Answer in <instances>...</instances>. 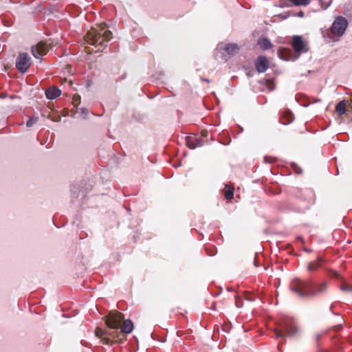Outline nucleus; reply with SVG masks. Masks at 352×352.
Here are the masks:
<instances>
[{
	"instance_id": "obj_7",
	"label": "nucleus",
	"mask_w": 352,
	"mask_h": 352,
	"mask_svg": "<svg viewBox=\"0 0 352 352\" xmlns=\"http://www.w3.org/2000/svg\"><path fill=\"white\" fill-rule=\"evenodd\" d=\"M292 45L295 52L298 54V55L301 53H305L309 50L307 43L303 41L301 36H294Z\"/></svg>"
},
{
	"instance_id": "obj_12",
	"label": "nucleus",
	"mask_w": 352,
	"mask_h": 352,
	"mask_svg": "<svg viewBox=\"0 0 352 352\" xmlns=\"http://www.w3.org/2000/svg\"><path fill=\"white\" fill-rule=\"evenodd\" d=\"M61 91L56 87H50L45 91V96L50 100H54L58 97Z\"/></svg>"
},
{
	"instance_id": "obj_17",
	"label": "nucleus",
	"mask_w": 352,
	"mask_h": 352,
	"mask_svg": "<svg viewBox=\"0 0 352 352\" xmlns=\"http://www.w3.org/2000/svg\"><path fill=\"white\" fill-rule=\"evenodd\" d=\"M225 191L223 192V195H224V197L227 200H231L232 199H233V197H234V187L228 185V184H226L225 186Z\"/></svg>"
},
{
	"instance_id": "obj_4",
	"label": "nucleus",
	"mask_w": 352,
	"mask_h": 352,
	"mask_svg": "<svg viewBox=\"0 0 352 352\" xmlns=\"http://www.w3.org/2000/svg\"><path fill=\"white\" fill-rule=\"evenodd\" d=\"M104 319L107 325V329H102V331H108L109 329L119 330L124 320V314L118 311H110L109 314L104 318Z\"/></svg>"
},
{
	"instance_id": "obj_27",
	"label": "nucleus",
	"mask_w": 352,
	"mask_h": 352,
	"mask_svg": "<svg viewBox=\"0 0 352 352\" xmlns=\"http://www.w3.org/2000/svg\"><path fill=\"white\" fill-rule=\"evenodd\" d=\"M73 100H74L73 103L74 104L75 106H77L80 104V96H74Z\"/></svg>"
},
{
	"instance_id": "obj_5",
	"label": "nucleus",
	"mask_w": 352,
	"mask_h": 352,
	"mask_svg": "<svg viewBox=\"0 0 352 352\" xmlns=\"http://www.w3.org/2000/svg\"><path fill=\"white\" fill-rule=\"evenodd\" d=\"M347 26L348 21L344 16H337L332 24L331 33L335 36H340L344 33Z\"/></svg>"
},
{
	"instance_id": "obj_13",
	"label": "nucleus",
	"mask_w": 352,
	"mask_h": 352,
	"mask_svg": "<svg viewBox=\"0 0 352 352\" xmlns=\"http://www.w3.org/2000/svg\"><path fill=\"white\" fill-rule=\"evenodd\" d=\"M346 107H347V101H346V100H343L336 104V111L338 114L339 116H342L348 111Z\"/></svg>"
},
{
	"instance_id": "obj_35",
	"label": "nucleus",
	"mask_w": 352,
	"mask_h": 352,
	"mask_svg": "<svg viewBox=\"0 0 352 352\" xmlns=\"http://www.w3.org/2000/svg\"><path fill=\"white\" fill-rule=\"evenodd\" d=\"M236 307H239V305L237 304V301L236 302Z\"/></svg>"
},
{
	"instance_id": "obj_34",
	"label": "nucleus",
	"mask_w": 352,
	"mask_h": 352,
	"mask_svg": "<svg viewBox=\"0 0 352 352\" xmlns=\"http://www.w3.org/2000/svg\"><path fill=\"white\" fill-rule=\"evenodd\" d=\"M205 80V81H206L207 82H210V81H209V80H208V79H206V80Z\"/></svg>"
},
{
	"instance_id": "obj_8",
	"label": "nucleus",
	"mask_w": 352,
	"mask_h": 352,
	"mask_svg": "<svg viewBox=\"0 0 352 352\" xmlns=\"http://www.w3.org/2000/svg\"><path fill=\"white\" fill-rule=\"evenodd\" d=\"M48 52L47 44L43 41L39 42L37 45L32 47V55L36 58L45 55Z\"/></svg>"
},
{
	"instance_id": "obj_29",
	"label": "nucleus",
	"mask_w": 352,
	"mask_h": 352,
	"mask_svg": "<svg viewBox=\"0 0 352 352\" xmlns=\"http://www.w3.org/2000/svg\"><path fill=\"white\" fill-rule=\"evenodd\" d=\"M317 352H331L330 351L325 349H318Z\"/></svg>"
},
{
	"instance_id": "obj_21",
	"label": "nucleus",
	"mask_w": 352,
	"mask_h": 352,
	"mask_svg": "<svg viewBox=\"0 0 352 352\" xmlns=\"http://www.w3.org/2000/svg\"><path fill=\"white\" fill-rule=\"evenodd\" d=\"M264 161L265 163L273 164L277 161V158L272 156H265L264 157Z\"/></svg>"
},
{
	"instance_id": "obj_2",
	"label": "nucleus",
	"mask_w": 352,
	"mask_h": 352,
	"mask_svg": "<svg viewBox=\"0 0 352 352\" xmlns=\"http://www.w3.org/2000/svg\"><path fill=\"white\" fill-rule=\"evenodd\" d=\"M133 329V323L130 320H123L119 330L102 331L101 328H96V336L101 339L104 344H111L113 342L121 343L126 340V334L130 333Z\"/></svg>"
},
{
	"instance_id": "obj_28",
	"label": "nucleus",
	"mask_w": 352,
	"mask_h": 352,
	"mask_svg": "<svg viewBox=\"0 0 352 352\" xmlns=\"http://www.w3.org/2000/svg\"><path fill=\"white\" fill-rule=\"evenodd\" d=\"M200 146V144L198 142L195 143V144L189 142V147L191 148H196L197 146Z\"/></svg>"
},
{
	"instance_id": "obj_9",
	"label": "nucleus",
	"mask_w": 352,
	"mask_h": 352,
	"mask_svg": "<svg viewBox=\"0 0 352 352\" xmlns=\"http://www.w3.org/2000/svg\"><path fill=\"white\" fill-rule=\"evenodd\" d=\"M255 67L258 72H265L269 67V61L267 58L263 56H258L255 63Z\"/></svg>"
},
{
	"instance_id": "obj_1",
	"label": "nucleus",
	"mask_w": 352,
	"mask_h": 352,
	"mask_svg": "<svg viewBox=\"0 0 352 352\" xmlns=\"http://www.w3.org/2000/svg\"><path fill=\"white\" fill-rule=\"evenodd\" d=\"M327 282L316 285L311 280H302L300 278H294L289 285L291 291L302 298H311L322 293L327 290Z\"/></svg>"
},
{
	"instance_id": "obj_30",
	"label": "nucleus",
	"mask_w": 352,
	"mask_h": 352,
	"mask_svg": "<svg viewBox=\"0 0 352 352\" xmlns=\"http://www.w3.org/2000/svg\"><path fill=\"white\" fill-rule=\"evenodd\" d=\"M254 265H255V266H256V267H257V266H258V265H257L256 258V257H255V258H254Z\"/></svg>"
},
{
	"instance_id": "obj_20",
	"label": "nucleus",
	"mask_w": 352,
	"mask_h": 352,
	"mask_svg": "<svg viewBox=\"0 0 352 352\" xmlns=\"http://www.w3.org/2000/svg\"><path fill=\"white\" fill-rule=\"evenodd\" d=\"M292 3L297 6H306L310 3L311 0H290Z\"/></svg>"
},
{
	"instance_id": "obj_15",
	"label": "nucleus",
	"mask_w": 352,
	"mask_h": 352,
	"mask_svg": "<svg viewBox=\"0 0 352 352\" xmlns=\"http://www.w3.org/2000/svg\"><path fill=\"white\" fill-rule=\"evenodd\" d=\"M225 50L230 55H234L239 51V47L235 43H228L226 45Z\"/></svg>"
},
{
	"instance_id": "obj_26",
	"label": "nucleus",
	"mask_w": 352,
	"mask_h": 352,
	"mask_svg": "<svg viewBox=\"0 0 352 352\" xmlns=\"http://www.w3.org/2000/svg\"><path fill=\"white\" fill-rule=\"evenodd\" d=\"M347 101V110L352 113V99L348 100Z\"/></svg>"
},
{
	"instance_id": "obj_24",
	"label": "nucleus",
	"mask_w": 352,
	"mask_h": 352,
	"mask_svg": "<svg viewBox=\"0 0 352 352\" xmlns=\"http://www.w3.org/2000/svg\"><path fill=\"white\" fill-rule=\"evenodd\" d=\"M37 118H31L28 120V121L26 122V125L28 127L32 126L34 124H35L37 121Z\"/></svg>"
},
{
	"instance_id": "obj_16",
	"label": "nucleus",
	"mask_w": 352,
	"mask_h": 352,
	"mask_svg": "<svg viewBox=\"0 0 352 352\" xmlns=\"http://www.w3.org/2000/svg\"><path fill=\"white\" fill-rule=\"evenodd\" d=\"M294 119L293 113L290 111H285L281 118V122L283 124L291 123Z\"/></svg>"
},
{
	"instance_id": "obj_11",
	"label": "nucleus",
	"mask_w": 352,
	"mask_h": 352,
	"mask_svg": "<svg viewBox=\"0 0 352 352\" xmlns=\"http://www.w3.org/2000/svg\"><path fill=\"white\" fill-rule=\"evenodd\" d=\"M278 55L281 59L285 60H289L292 59L294 56L292 50L285 47L279 48L278 50Z\"/></svg>"
},
{
	"instance_id": "obj_22",
	"label": "nucleus",
	"mask_w": 352,
	"mask_h": 352,
	"mask_svg": "<svg viewBox=\"0 0 352 352\" xmlns=\"http://www.w3.org/2000/svg\"><path fill=\"white\" fill-rule=\"evenodd\" d=\"M329 275L332 277V278H341V275L336 271H333V270H329Z\"/></svg>"
},
{
	"instance_id": "obj_10",
	"label": "nucleus",
	"mask_w": 352,
	"mask_h": 352,
	"mask_svg": "<svg viewBox=\"0 0 352 352\" xmlns=\"http://www.w3.org/2000/svg\"><path fill=\"white\" fill-rule=\"evenodd\" d=\"M324 262L325 260L322 257L318 256L316 261H311L307 264V270L309 272H315L322 267Z\"/></svg>"
},
{
	"instance_id": "obj_14",
	"label": "nucleus",
	"mask_w": 352,
	"mask_h": 352,
	"mask_svg": "<svg viewBox=\"0 0 352 352\" xmlns=\"http://www.w3.org/2000/svg\"><path fill=\"white\" fill-rule=\"evenodd\" d=\"M282 328L284 329L287 336H293L297 331V328L292 323L288 322L283 324Z\"/></svg>"
},
{
	"instance_id": "obj_3",
	"label": "nucleus",
	"mask_w": 352,
	"mask_h": 352,
	"mask_svg": "<svg viewBox=\"0 0 352 352\" xmlns=\"http://www.w3.org/2000/svg\"><path fill=\"white\" fill-rule=\"evenodd\" d=\"M111 37L112 33L110 30H107L106 23H101L98 28H92L87 32L85 40L91 45L102 47L107 45Z\"/></svg>"
},
{
	"instance_id": "obj_18",
	"label": "nucleus",
	"mask_w": 352,
	"mask_h": 352,
	"mask_svg": "<svg viewBox=\"0 0 352 352\" xmlns=\"http://www.w3.org/2000/svg\"><path fill=\"white\" fill-rule=\"evenodd\" d=\"M258 44L261 48L263 50L270 49L272 47V44L270 41L267 38H263L259 40Z\"/></svg>"
},
{
	"instance_id": "obj_25",
	"label": "nucleus",
	"mask_w": 352,
	"mask_h": 352,
	"mask_svg": "<svg viewBox=\"0 0 352 352\" xmlns=\"http://www.w3.org/2000/svg\"><path fill=\"white\" fill-rule=\"evenodd\" d=\"M274 332H275V334H276L277 338H283V337H284V334H283V333L282 332L281 330L275 329Z\"/></svg>"
},
{
	"instance_id": "obj_6",
	"label": "nucleus",
	"mask_w": 352,
	"mask_h": 352,
	"mask_svg": "<svg viewBox=\"0 0 352 352\" xmlns=\"http://www.w3.org/2000/svg\"><path fill=\"white\" fill-rule=\"evenodd\" d=\"M31 65V58L27 53H20L16 60V67L21 73L26 72Z\"/></svg>"
},
{
	"instance_id": "obj_31",
	"label": "nucleus",
	"mask_w": 352,
	"mask_h": 352,
	"mask_svg": "<svg viewBox=\"0 0 352 352\" xmlns=\"http://www.w3.org/2000/svg\"><path fill=\"white\" fill-rule=\"evenodd\" d=\"M319 338H320V336H319V335H318V336H316V341H317V342L319 340Z\"/></svg>"
},
{
	"instance_id": "obj_32",
	"label": "nucleus",
	"mask_w": 352,
	"mask_h": 352,
	"mask_svg": "<svg viewBox=\"0 0 352 352\" xmlns=\"http://www.w3.org/2000/svg\"><path fill=\"white\" fill-rule=\"evenodd\" d=\"M205 133H207V131H205V133H204V132H203V133H202V135H205Z\"/></svg>"
},
{
	"instance_id": "obj_33",
	"label": "nucleus",
	"mask_w": 352,
	"mask_h": 352,
	"mask_svg": "<svg viewBox=\"0 0 352 352\" xmlns=\"http://www.w3.org/2000/svg\"><path fill=\"white\" fill-rule=\"evenodd\" d=\"M205 133H207V131H205V133H204V132H203V133H202V135H205Z\"/></svg>"
},
{
	"instance_id": "obj_19",
	"label": "nucleus",
	"mask_w": 352,
	"mask_h": 352,
	"mask_svg": "<svg viewBox=\"0 0 352 352\" xmlns=\"http://www.w3.org/2000/svg\"><path fill=\"white\" fill-rule=\"evenodd\" d=\"M340 289L344 293L352 294V285L342 280L340 286Z\"/></svg>"
},
{
	"instance_id": "obj_23",
	"label": "nucleus",
	"mask_w": 352,
	"mask_h": 352,
	"mask_svg": "<svg viewBox=\"0 0 352 352\" xmlns=\"http://www.w3.org/2000/svg\"><path fill=\"white\" fill-rule=\"evenodd\" d=\"M266 86L270 90H273L275 87V84L272 80H266Z\"/></svg>"
}]
</instances>
